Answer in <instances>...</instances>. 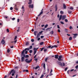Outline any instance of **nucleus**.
I'll list each match as a JSON object with an SVG mask.
<instances>
[{
    "mask_svg": "<svg viewBox=\"0 0 78 78\" xmlns=\"http://www.w3.org/2000/svg\"><path fill=\"white\" fill-rule=\"evenodd\" d=\"M39 36H40V34H39V33H38L37 34V37H39Z\"/></svg>",
    "mask_w": 78,
    "mask_h": 78,
    "instance_id": "aec40b11",
    "label": "nucleus"
},
{
    "mask_svg": "<svg viewBox=\"0 0 78 78\" xmlns=\"http://www.w3.org/2000/svg\"><path fill=\"white\" fill-rule=\"evenodd\" d=\"M25 53V54H27V53H28V51H26Z\"/></svg>",
    "mask_w": 78,
    "mask_h": 78,
    "instance_id": "680f3d73",
    "label": "nucleus"
},
{
    "mask_svg": "<svg viewBox=\"0 0 78 78\" xmlns=\"http://www.w3.org/2000/svg\"><path fill=\"white\" fill-rule=\"evenodd\" d=\"M29 2L28 3V4L29 5H30L31 4V3H32V0H29Z\"/></svg>",
    "mask_w": 78,
    "mask_h": 78,
    "instance_id": "f8f14e48",
    "label": "nucleus"
},
{
    "mask_svg": "<svg viewBox=\"0 0 78 78\" xmlns=\"http://www.w3.org/2000/svg\"><path fill=\"white\" fill-rule=\"evenodd\" d=\"M33 50H34V51H35L36 50V48H34V49H33Z\"/></svg>",
    "mask_w": 78,
    "mask_h": 78,
    "instance_id": "0e129e2a",
    "label": "nucleus"
},
{
    "mask_svg": "<svg viewBox=\"0 0 78 78\" xmlns=\"http://www.w3.org/2000/svg\"><path fill=\"white\" fill-rule=\"evenodd\" d=\"M69 29L70 30H72V29H73V27L72 26H70L69 27Z\"/></svg>",
    "mask_w": 78,
    "mask_h": 78,
    "instance_id": "e433bc0d",
    "label": "nucleus"
},
{
    "mask_svg": "<svg viewBox=\"0 0 78 78\" xmlns=\"http://www.w3.org/2000/svg\"><path fill=\"white\" fill-rule=\"evenodd\" d=\"M14 73H12V76H14Z\"/></svg>",
    "mask_w": 78,
    "mask_h": 78,
    "instance_id": "052dcab7",
    "label": "nucleus"
},
{
    "mask_svg": "<svg viewBox=\"0 0 78 78\" xmlns=\"http://www.w3.org/2000/svg\"><path fill=\"white\" fill-rule=\"evenodd\" d=\"M44 37L43 36H41V39H42V38H44Z\"/></svg>",
    "mask_w": 78,
    "mask_h": 78,
    "instance_id": "8fccbe9b",
    "label": "nucleus"
},
{
    "mask_svg": "<svg viewBox=\"0 0 78 78\" xmlns=\"http://www.w3.org/2000/svg\"><path fill=\"white\" fill-rule=\"evenodd\" d=\"M32 48H33V46H30L29 47L30 49H31Z\"/></svg>",
    "mask_w": 78,
    "mask_h": 78,
    "instance_id": "72a5a7b5",
    "label": "nucleus"
},
{
    "mask_svg": "<svg viewBox=\"0 0 78 78\" xmlns=\"http://www.w3.org/2000/svg\"><path fill=\"white\" fill-rule=\"evenodd\" d=\"M55 11H57V10L58 9V6H57V5H55Z\"/></svg>",
    "mask_w": 78,
    "mask_h": 78,
    "instance_id": "ddd939ff",
    "label": "nucleus"
},
{
    "mask_svg": "<svg viewBox=\"0 0 78 78\" xmlns=\"http://www.w3.org/2000/svg\"><path fill=\"white\" fill-rule=\"evenodd\" d=\"M43 11V9H42L41 11V12H40L39 14L38 15V17H39V16H40L41 15V14H43V11Z\"/></svg>",
    "mask_w": 78,
    "mask_h": 78,
    "instance_id": "0eeeda50",
    "label": "nucleus"
},
{
    "mask_svg": "<svg viewBox=\"0 0 78 78\" xmlns=\"http://www.w3.org/2000/svg\"><path fill=\"white\" fill-rule=\"evenodd\" d=\"M5 43V40L2 39L1 41V43L3 45V44H4Z\"/></svg>",
    "mask_w": 78,
    "mask_h": 78,
    "instance_id": "9d476101",
    "label": "nucleus"
},
{
    "mask_svg": "<svg viewBox=\"0 0 78 78\" xmlns=\"http://www.w3.org/2000/svg\"><path fill=\"white\" fill-rule=\"evenodd\" d=\"M25 72H28V70L26 69V70Z\"/></svg>",
    "mask_w": 78,
    "mask_h": 78,
    "instance_id": "e2e57ef3",
    "label": "nucleus"
},
{
    "mask_svg": "<svg viewBox=\"0 0 78 78\" xmlns=\"http://www.w3.org/2000/svg\"><path fill=\"white\" fill-rule=\"evenodd\" d=\"M44 75L43 74H42L40 78H42L43 77H44Z\"/></svg>",
    "mask_w": 78,
    "mask_h": 78,
    "instance_id": "2f4dec72",
    "label": "nucleus"
},
{
    "mask_svg": "<svg viewBox=\"0 0 78 78\" xmlns=\"http://www.w3.org/2000/svg\"><path fill=\"white\" fill-rule=\"evenodd\" d=\"M17 68H18V67H17V66H16V67H15V69H17Z\"/></svg>",
    "mask_w": 78,
    "mask_h": 78,
    "instance_id": "774afa93",
    "label": "nucleus"
},
{
    "mask_svg": "<svg viewBox=\"0 0 78 78\" xmlns=\"http://www.w3.org/2000/svg\"><path fill=\"white\" fill-rule=\"evenodd\" d=\"M60 13L61 14H64V12L62 11H60Z\"/></svg>",
    "mask_w": 78,
    "mask_h": 78,
    "instance_id": "cd10ccee",
    "label": "nucleus"
},
{
    "mask_svg": "<svg viewBox=\"0 0 78 78\" xmlns=\"http://www.w3.org/2000/svg\"><path fill=\"white\" fill-rule=\"evenodd\" d=\"M50 34H53V31L52 30L51 32H50Z\"/></svg>",
    "mask_w": 78,
    "mask_h": 78,
    "instance_id": "393cba45",
    "label": "nucleus"
},
{
    "mask_svg": "<svg viewBox=\"0 0 78 78\" xmlns=\"http://www.w3.org/2000/svg\"><path fill=\"white\" fill-rule=\"evenodd\" d=\"M16 39H17V36H15V38H14V40H15V41H16Z\"/></svg>",
    "mask_w": 78,
    "mask_h": 78,
    "instance_id": "c756f323",
    "label": "nucleus"
},
{
    "mask_svg": "<svg viewBox=\"0 0 78 78\" xmlns=\"http://www.w3.org/2000/svg\"><path fill=\"white\" fill-rule=\"evenodd\" d=\"M63 6L64 9H66V5L64 3L63 4Z\"/></svg>",
    "mask_w": 78,
    "mask_h": 78,
    "instance_id": "4468645a",
    "label": "nucleus"
},
{
    "mask_svg": "<svg viewBox=\"0 0 78 78\" xmlns=\"http://www.w3.org/2000/svg\"><path fill=\"white\" fill-rule=\"evenodd\" d=\"M12 9H13V8H12V7H11L10 8V10H12Z\"/></svg>",
    "mask_w": 78,
    "mask_h": 78,
    "instance_id": "a18cd8bd",
    "label": "nucleus"
},
{
    "mask_svg": "<svg viewBox=\"0 0 78 78\" xmlns=\"http://www.w3.org/2000/svg\"><path fill=\"white\" fill-rule=\"evenodd\" d=\"M17 40H16L15 41H13L11 42L12 43H13V42H14V43H16L17 42Z\"/></svg>",
    "mask_w": 78,
    "mask_h": 78,
    "instance_id": "f3484780",
    "label": "nucleus"
},
{
    "mask_svg": "<svg viewBox=\"0 0 78 78\" xmlns=\"http://www.w3.org/2000/svg\"><path fill=\"white\" fill-rule=\"evenodd\" d=\"M28 50V51H29V50H30V48H25V51H26V50Z\"/></svg>",
    "mask_w": 78,
    "mask_h": 78,
    "instance_id": "6ab92c4d",
    "label": "nucleus"
},
{
    "mask_svg": "<svg viewBox=\"0 0 78 78\" xmlns=\"http://www.w3.org/2000/svg\"><path fill=\"white\" fill-rule=\"evenodd\" d=\"M30 43V42L27 41L26 43V45H29V44Z\"/></svg>",
    "mask_w": 78,
    "mask_h": 78,
    "instance_id": "a211bd4d",
    "label": "nucleus"
},
{
    "mask_svg": "<svg viewBox=\"0 0 78 78\" xmlns=\"http://www.w3.org/2000/svg\"><path fill=\"white\" fill-rule=\"evenodd\" d=\"M68 12L69 13V14H71L72 13V11H68Z\"/></svg>",
    "mask_w": 78,
    "mask_h": 78,
    "instance_id": "37998d69",
    "label": "nucleus"
},
{
    "mask_svg": "<svg viewBox=\"0 0 78 78\" xmlns=\"http://www.w3.org/2000/svg\"><path fill=\"white\" fill-rule=\"evenodd\" d=\"M11 73H15V71L14 70V69L12 70L10 73V74H11Z\"/></svg>",
    "mask_w": 78,
    "mask_h": 78,
    "instance_id": "9b49d317",
    "label": "nucleus"
},
{
    "mask_svg": "<svg viewBox=\"0 0 78 78\" xmlns=\"http://www.w3.org/2000/svg\"><path fill=\"white\" fill-rule=\"evenodd\" d=\"M65 21L66 22H68V20L67 19H66L65 20Z\"/></svg>",
    "mask_w": 78,
    "mask_h": 78,
    "instance_id": "4c0bfd02",
    "label": "nucleus"
},
{
    "mask_svg": "<svg viewBox=\"0 0 78 78\" xmlns=\"http://www.w3.org/2000/svg\"><path fill=\"white\" fill-rule=\"evenodd\" d=\"M28 60V59L26 58L25 59V61L26 62H27V63H30L32 61V59H31L30 60Z\"/></svg>",
    "mask_w": 78,
    "mask_h": 78,
    "instance_id": "7ed1b4c3",
    "label": "nucleus"
},
{
    "mask_svg": "<svg viewBox=\"0 0 78 78\" xmlns=\"http://www.w3.org/2000/svg\"><path fill=\"white\" fill-rule=\"evenodd\" d=\"M73 35H74L73 36V39H75V38H76L77 36H78V34H73Z\"/></svg>",
    "mask_w": 78,
    "mask_h": 78,
    "instance_id": "39448f33",
    "label": "nucleus"
},
{
    "mask_svg": "<svg viewBox=\"0 0 78 78\" xmlns=\"http://www.w3.org/2000/svg\"><path fill=\"white\" fill-rule=\"evenodd\" d=\"M44 44V42H41L40 43V45H43V44Z\"/></svg>",
    "mask_w": 78,
    "mask_h": 78,
    "instance_id": "4be33fe9",
    "label": "nucleus"
},
{
    "mask_svg": "<svg viewBox=\"0 0 78 78\" xmlns=\"http://www.w3.org/2000/svg\"><path fill=\"white\" fill-rule=\"evenodd\" d=\"M44 48H41V51H42L43 50H44Z\"/></svg>",
    "mask_w": 78,
    "mask_h": 78,
    "instance_id": "c9c22d12",
    "label": "nucleus"
},
{
    "mask_svg": "<svg viewBox=\"0 0 78 78\" xmlns=\"http://www.w3.org/2000/svg\"><path fill=\"white\" fill-rule=\"evenodd\" d=\"M25 50H23V51H22V53H21V56H24V57H25V54H24V53L25 52Z\"/></svg>",
    "mask_w": 78,
    "mask_h": 78,
    "instance_id": "20e7f679",
    "label": "nucleus"
},
{
    "mask_svg": "<svg viewBox=\"0 0 78 78\" xmlns=\"http://www.w3.org/2000/svg\"><path fill=\"white\" fill-rule=\"evenodd\" d=\"M57 28L58 29H59V28H60V27H59V25H57Z\"/></svg>",
    "mask_w": 78,
    "mask_h": 78,
    "instance_id": "09e8293b",
    "label": "nucleus"
},
{
    "mask_svg": "<svg viewBox=\"0 0 78 78\" xmlns=\"http://www.w3.org/2000/svg\"><path fill=\"white\" fill-rule=\"evenodd\" d=\"M75 68L76 69H78V65H77L75 66Z\"/></svg>",
    "mask_w": 78,
    "mask_h": 78,
    "instance_id": "58836bf2",
    "label": "nucleus"
},
{
    "mask_svg": "<svg viewBox=\"0 0 78 78\" xmlns=\"http://www.w3.org/2000/svg\"><path fill=\"white\" fill-rule=\"evenodd\" d=\"M19 20H19V19H18L17 20V22H19Z\"/></svg>",
    "mask_w": 78,
    "mask_h": 78,
    "instance_id": "bf43d9fd",
    "label": "nucleus"
},
{
    "mask_svg": "<svg viewBox=\"0 0 78 78\" xmlns=\"http://www.w3.org/2000/svg\"><path fill=\"white\" fill-rule=\"evenodd\" d=\"M26 58H29V55H27L26 56Z\"/></svg>",
    "mask_w": 78,
    "mask_h": 78,
    "instance_id": "c03bdc74",
    "label": "nucleus"
},
{
    "mask_svg": "<svg viewBox=\"0 0 78 78\" xmlns=\"http://www.w3.org/2000/svg\"><path fill=\"white\" fill-rule=\"evenodd\" d=\"M47 50V49H44V52H45V51H46Z\"/></svg>",
    "mask_w": 78,
    "mask_h": 78,
    "instance_id": "a19ab883",
    "label": "nucleus"
},
{
    "mask_svg": "<svg viewBox=\"0 0 78 78\" xmlns=\"http://www.w3.org/2000/svg\"><path fill=\"white\" fill-rule=\"evenodd\" d=\"M47 59H48V58H46L45 59V61L46 62H47Z\"/></svg>",
    "mask_w": 78,
    "mask_h": 78,
    "instance_id": "338daca9",
    "label": "nucleus"
},
{
    "mask_svg": "<svg viewBox=\"0 0 78 78\" xmlns=\"http://www.w3.org/2000/svg\"><path fill=\"white\" fill-rule=\"evenodd\" d=\"M43 67L44 68V69H45V64H44Z\"/></svg>",
    "mask_w": 78,
    "mask_h": 78,
    "instance_id": "7c9ffc66",
    "label": "nucleus"
},
{
    "mask_svg": "<svg viewBox=\"0 0 78 78\" xmlns=\"http://www.w3.org/2000/svg\"><path fill=\"white\" fill-rule=\"evenodd\" d=\"M51 28H52V27H51L50 28H47L46 29V31L49 30V29H51Z\"/></svg>",
    "mask_w": 78,
    "mask_h": 78,
    "instance_id": "b1692460",
    "label": "nucleus"
},
{
    "mask_svg": "<svg viewBox=\"0 0 78 78\" xmlns=\"http://www.w3.org/2000/svg\"><path fill=\"white\" fill-rule=\"evenodd\" d=\"M60 23L61 24H64V23L62 21H61Z\"/></svg>",
    "mask_w": 78,
    "mask_h": 78,
    "instance_id": "79ce46f5",
    "label": "nucleus"
},
{
    "mask_svg": "<svg viewBox=\"0 0 78 78\" xmlns=\"http://www.w3.org/2000/svg\"><path fill=\"white\" fill-rule=\"evenodd\" d=\"M42 32H43L42 31H41V32H40L39 33V34H41L42 33Z\"/></svg>",
    "mask_w": 78,
    "mask_h": 78,
    "instance_id": "473e14b6",
    "label": "nucleus"
},
{
    "mask_svg": "<svg viewBox=\"0 0 78 78\" xmlns=\"http://www.w3.org/2000/svg\"><path fill=\"white\" fill-rule=\"evenodd\" d=\"M70 9L71 10H73V7H70Z\"/></svg>",
    "mask_w": 78,
    "mask_h": 78,
    "instance_id": "de8ad7c7",
    "label": "nucleus"
},
{
    "mask_svg": "<svg viewBox=\"0 0 78 78\" xmlns=\"http://www.w3.org/2000/svg\"><path fill=\"white\" fill-rule=\"evenodd\" d=\"M57 64H58V65H59L60 66H62V64L61 63V62H58Z\"/></svg>",
    "mask_w": 78,
    "mask_h": 78,
    "instance_id": "1a4fd4ad",
    "label": "nucleus"
},
{
    "mask_svg": "<svg viewBox=\"0 0 78 78\" xmlns=\"http://www.w3.org/2000/svg\"><path fill=\"white\" fill-rule=\"evenodd\" d=\"M58 33H60V30L58 29Z\"/></svg>",
    "mask_w": 78,
    "mask_h": 78,
    "instance_id": "4d7b16f0",
    "label": "nucleus"
},
{
    "mask_svg": "<svg viewBox=\"0 0 78 78\" xmlns=\"http://www.w3.org/2000/svg\"><path fill=\"white\" fill-rule=\"evenodd\" d=\"M32 50H30L29 51V52L30 53H32Z\"/></svg>",
    "mask_w": 78,
    "mask_h": 78,
    "instance_id": "ea45409f",
    "label": "nucleus"
},
{
    "mask_svg": "<svg viewBox=\"0 0 78 78\" xmlns=\"http://www.w3.org/2000/svg\"><path fill=\"white\" fill-rule=\"evenodd\" d=\"M69 40H70V41H71V40H72V37H69Z\"/></svg>",
    "mask_w": 78,
    "mask_h": 78,
    "instance_id": "5701e85b",
    "label": "nucleus"
},
{
    "mask_svg": "<svg viewBox=\"0 0 78 78\" xmlns=\"http://www.w3.org/2000/svg\"><path fill=\"white\" fill-rule=\"evenodd\" d=\"M48 27V24H46L44 26V28H47Z\"/></svg>",
    "mask_w": 78,
    "mask_h": 78,
    "instance_id": "c85d7f7f",
    "label": "nucleus"
},
{
    "mask_svg": "<svg viewBox=\"0 0 78 78\" xmlns=\"http://www.w3.org/2000/svg\"><path fill=\"white\" fill-rule=\"evenodd\" d=\"M29 8H33V4L30 5H29Z\"/></svg>",
    "mask_w": 78,
    "mask_h": 78,
    "instance_id": "6e6552de",
    "label": "nucleus"
},
{
    "mask_svg": "<svg viewBox=\"0 0 78 78\" xmlns=\"http://www.w3.org/2000/svg\"><path fill=\"white\" fill-rule=\"evenodd\" d=\"M13 47H14V46H10V48H13Z\"/></svg>",
    "mask_w": 78,
    "mask_h": 78,
    "instance_id": "13d9d810",
    "label": "nucleus"
},
{
    "mask_svg": "<svg viewBox=\"0 0 78 78\" xmlns=\"http://www.w3.org/2000/svg\"><path fill=\"white\" fill-rule=\"evenodd\" d=\"M66 15H63L62 16V15H60V16L59 18V21H60L61 20V19H62V20H64L65 19H66Z\"/></svg>",
    "mask_w": 78,
    "mask_h": 78,
    "instance_id": "f03ea898",
    "label": "nucleus"
},
{
    "mask_svg": "<svg viewBox=\"0 0 78 78\" xmlns=\"http://www.w3.org/2000/svg\"><path fill=\"white\" fill-rule=\"evenodd\" d=\"M54 47H57V46L54 45V46H52L51 47V46H48V48H51V49L53 48Z\"/></svg>",
    "mask_w": 78,
    "mask_h": 78,
    "instance_id": "423d86ee",
    "label": "nucleus"
},
{
    "mask_svg": "<svg viewBox=\"0 0 78 78\" xmlns=\"http://www.w3.org/2000/svg\"><path fill=\"white\" fill-rule=\"evenodd\" d=\"M53 72V70H52V69H51V72H50V76H51V75H53V74L52 73H51V72Z\"/></svg>",
    "mask_w": 78,
    "mask_h": 78,
    "instance_id": "dca6fc26",
    "label": "nucleus"
},
{
    "mask_svg": "<svg viewBox=\"0 0 78 78\" xmlns=\"http://www.w3.org/2000/svg\"><path fill=\"white\" fill-rule=\"evenodd\" d=\"M39 68V66H37L35 67V69H38Z\"/></svg>",
    "mask_w": 78,
    "mask_h": 78,
    "instance_id": "a878e982",
    "label": "nucleus"
},
{
    "mask_svg": "<svg viewBox=\"0 0 78 78\" xmlns=\"http://www.w3.org/2000/svg\"><path fill=\"white\" fill-rule=\"evenodd\" d=\"M67 67L65 69V71H66L67 70Z\"/></svg>",
    "mask_w": 78,
    "mask_h": 78,
    "instance_id": "603ef678",
    "label": "nucleus"
},
{
    "mask_svg": "<svg viewBox=\"0 0 78 78\" xmlns=\"http://www.w3.org/2000/svg\"><path fill=\"white\" fill-rule=\"evenodd\" d=\"M34 60L36 61H37V58H35L34 59Z\"/></svg>",
    "mask_w": 78,
    "mask_h": 78,
    "instance_id": "5fc2aeb1",
    "label": "nucleus"
},
{
    "mask_svg": "<svg viewBox=\"0 0 78 78\" xmlns=\"http://www.w3.org/2000/svg\"><path fill=\"white\" fill-rule=\"evenodd\" d=\"M62 64H63V66H65V63H64L63 62L62 63Z\"/></svg>",
    "mask_w": 78,
    "mask_h": 78,
    "instance_id": "3c124183",
    "label": "nucleus"
},
{
    "mask_svg": "<svg viewBox=\"0 0 78 78\" xmlns=\"http://www.w3.org/2000/svg\"><path fill=\"white\" fill-rule=\"evenodd\" d=\"M40 39H41V38H38V39H37V40L38 41H39V40H40Z\"/></svg>",
    "mask_w": 78,
    "mask_h": 78,
    "instance_id": "69168bd1",
    "label": "nucleus"
},
{
    "mask_svg": "<svg viewBox=\"0 0 78 78\" xmlns=\"http://www.w3.org/2000/svg\"><path fill=\"white\" fill-rule=\"evenodd\" d=\"M36 51H34V55H35V54H36Z\"/></svg>",
    "mask_w": 78,
    "mask_h": 78,
    "instance_id": "49530a36",
    "label": "nucleus"
},
{
    "mask_svg": "<svg viewBox=\"0 0 78 78\" xmlns=\"http://www.w3.org/2000/svg\"><path fill=\"white\" fill-rule=\"evenodd\" d=\"M34 39H32L31 40V41L32 42H34Z\"/></svg>",
    "mask_w": 78,
    "mask_h": 78,
    "instance_id": "864d4df0",
    "label": "nucleus"
},
{
    "mask_svg": "<svg viewBox=\"0 0 78 78\" xmlns=\"http://www.w3.org/2000/svg\"><path fill=\"white\" fill-rule=\"evenodd\" d=\"M6 30L8 33H9V29H7Z\"/></svg>",
    "mask_w": 78,
    "mask_h": 78,
    "instance_id": "f704fd0d",
    "label": "nucleus"
},
{
    "mask_svg": "<svg viewBox=\"0 0 78 78\" xmlns=\"http://www.w3.org/2000/svg\"><path fill=\"white\" fill-rule=\"evenodd\" d=\"M37 33V31H34V35L35 36H36V33Z\"/></svg>",
    "mask_w": 78,
    "mask_h": 78,
    "instance_id": "412c9836",
    "label": "nucleus"
},
{
    "mask_svg": "<svg viewBox=\"0 0 78 78\" xmlns=\"http://www.w3.org/2000/svg\"><path fill=\"white\" fill-rule=\"evenodd\" d=\"M7 53H9L10 52V50L9 49H8L7 50Z\"/></svg>",
    "mask_w": 78,
    "mask_h": 78,
    "instance_id": "bb28decb",
    "label": "nucleus"
},
{
    "mask_svg": "<svg viewBox=\"0 0 78 78\" xmlns=\"http://www.w3.org/2000/svg\"><path fill=\"white\" fill-rule=\"evenodd\" d=\"M55 59H58V60L59 61H62V59H61L62 57V55H60L59 56L58 55H55ZM58 56L59 58H58Z\"/></svg>",
    "mask_w": 78,
    "mask_h": 78,
    "instance_id": "f257e3e1",
    "label": "nucleus"
},
{
    "mask_svg": "<svg viewBox=\"0 0 78 78\" xmlns=\"http://www.w3.org/2000/svg\"><path fill=\"white\" fill-rule=\"evenodd\" d=\"M16 19V18H12V20H14Z\"/></svg>",
    "mask_w": 78,
    "mask_h": 78,
    "instance_id": "6e6d98bb",
    "label": "nucleus"
},
{
    "mask_svg": "<svg viewBox=\"0 0 78 78\" xmlns=\"http://www.w3.org/2000/svg\"><path fill=\"white\" fill-rule=\"evenodd\" d=\"M24 61V57H22L21 58V62H23Z\"/></svg>",
    "mask_w": 78,
    "mask_h": 78,
    "instance_id": "2eb2a0df",
    "label": "nucleus"
}]
</instances>
